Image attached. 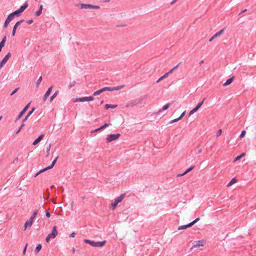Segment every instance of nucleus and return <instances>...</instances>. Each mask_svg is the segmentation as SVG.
I'll return each instance as SVG.
<instances>
[{
	"label": "nucleus",
	"instance_id": "f03ea898",
	"mask_svg": "<svg viewBox=\"0 0 256 256\" xmlns=\"http://www.w3.org/2000/svg\"><path fill=\"white\" fill-rule=\"evenodd\" d=\"M84 242L86 244H90V246L94 247H102L106 243V240L96 242L94 240H91L88 239H84Z\"/></svg>",
	"mask_w": 256,
	"mask_h": 256
},
{
	"label": "nucleus",
	"instance_id": "de8ad7c7",
	"mask_svg": "<svg viewBox=\"0 0 256 256\" xmlns=\"http://www.w3.org/2000/svg\"><path fill=\"white\" fill-rule=\"evenodd\" d=\"M100 91H99V90H97V91H96L94 92L93 94V95L94 96H98L99 94H100Z\"/></svg>",
	"mask_w": 256,
	"mask_h": 256
},
{
	"label": "nucleus",
	"instance_id": "09e8293b",
	"mask_svg": "<svg viewBox=\"0 0 256 256\" xmlns=\"http://www.w3.org/2000/svg\"><path fill=\"white\" fill-rule=\"evenodd\" d=\"M46 216L47 218H49L50 216V214L48 210L46 211Z\"/></svg>",
	"mask_w": 256,
	"mask_h": 256
},
{
	"label": "nucleus",
	"instance_id": "bb28decb",
	"mask_svg": "<svg viewBox=\"0 0 256 256\" xmlns=\"http://www.w3.org/2000/svg\"><path fill=\"white\" fill-rule=\"evenodd\" d=\"M59 92L56 90L50 97V102H52L53 100Z\"/></svg>",
	"mask_w": 256,
	"mask_h": 256
},
{
	"label": "nucleus",
	"instance_id": "4c0bfd02",
	"mask_svg": "<svg viewBox=\"0 0 256 256\" xmlns=\"http://www.w3.org/2000/svg\"><path fill=\"white\" fill-rule=\"evenodd\" d=\"M82 98H77L74 100V102H82Z\"/></svg>",
	"mask_w": 256,
	"mask_h": 256
},
{
	"label": "nucleus",
	"instance_id": "393cba45",
	"mask_svg": "<svg viewBox=\"0 0 256 256\" xmlns=\"http://www.w3.org/2000/svg\"><path fill=\"white\" fill-rule=\"evenodd\" d=\"M110 125H111V124H110V123H106L104 125H102L100 127L98 128V130H104Z\"/></svg>",
	"mask_w": 256,
	"mask_h": 256
},
{
	"label": "nucleus",
	"instance_id": "412c9836",
	"mask_svg": "<svg viewBox=\"0 0 256 256\" xmlns=\"http://www.w3.org/2000/svg\"><path fill=\"white\" fill-rule=\"evenodd\" d=\"M42 245L40 244H38L37 245V246H36L35 250H34V253L36 254H37L39 252L40 250L42 249Z\"/></svg>",
	"mask_w": 256,
	"mask_h": 256
},
{
	"label": "nucleus",
	"instance_id": "8fccbe9b",
	"mask_svg": "<svg viewBox=\"0 0 256 256\" xmlns=\"http://www.w3.org/2000/svg\"><path fill=\"white\" fill-rule=\"evenodd\" d=\"M222 130L221 129L219 130L216 132V136H219L222 134Z\"/></svg>",
	"mask_w": 256,
	"mask_h": 256
},
{
	"label": "nucleus",
	"instance_id": "a211bd4d",
	"mask_svg": "<svg viewBox=\"0 0 256 256\" xmlns=\"http://www.w3.org/2000/svg\"><path fill=\"white\" fill-rule=\"evenodd\" d=\"M192 224L190 223H189L187 224H184V225H182V226H180L178 228V230H184V229H186L188 228H190V226H192Z\"/></svg>",
	"mask_w": 256,
	"mask_h": 256
},
{
	"label": "nucleus",
	"instance_id": "9d476101",
	"mask_svg": "<svg viewBox=\"0 0 256 256\" xmlns=\"http://www.w3.org/2000/svg\"><path fill=\"white\" fill-rule=\"evenodd\" d=\"M204 246V242L203 240H198L194 242V244L192 246L193 248H200L201 246Z\"/></svg>",
	"mask_w": 256,
	"mask_h": 256
},
{
	"label": "nucleus",
	"instance_id": "c9c22d12",
	"mask_svg": "<svg viewBox=\"0 0 256 256\" xmlns=\"http://www.w3.org/2000/svg\"><path fill=\"white\" fill-rule=\"evenodd\" d=\"M42 77L40 76L39 78L36 81V86H39V84H40V82H42Z\"/></svg>",
	"mask_w": 256,
	"mask_h": 256
},
{
	"label": "nucleus",
	"instance_id": "aec40b11",
	"mask_svg": "<svg viewBox=\"0 0 256 256\" xmlns=\"http://www.w3.org/2000/svg\"><path fill=\"white\" fill-rule=\"evenodd\" d=\"M118 106L116 104H106L104 106V108L107 110L110 108H114Z\"/></svg>",
	"mask_w": 256,
	"mask_h": 256
},
{
	"label": "nucleus",
	"instance_id": "774afa93",
	"mask_svg": "<svg viewBox=\"0 0 256 256\" xmlns=\"http://www.w3.org/2000/svg\"><path fill=\"white\" fill-rule=\"evenodd\" d=\"M42 9H43V6H42V4H41V5L40 6L39 10L42 12Z\"/></svg>",
	"mask_w": 256,
	"mask_h": 256
},
{
	"label": "nucleus",
	"instance_id": "6ab92c4d",
	"mask_svg": "<svg viewBox=\"0 0 256 256\" xmlns=\"http://www.w3.org/2000/svg\"><path fill=\"white\" fill-rule=\"evenodd\" d=\"M170 104H171L170 103L166 104V105H164L162 107V109H160L158 110V113H160V112H162L163 110H168L169 108V107L170 106Z\"/></svg>",
	"mask_w": 256,
	"mask_h": 256
},
{
	"label": "nucleus",
	"instance_id": "7c9ffc66",
	"mask_svg": "<svg viewBox=\"0 0 256 256\" xmlns=\"http://www.w3.org/2000/svg\"><path fill=\"white\" fill-rule=\"evenodd\" d=\"M24 22V20H20V21H18L17 22L16 24H14V28H15L16 29L18 27V26L21 24L22 23V22Z\"/></svg>",
	"mask_w": 256,
	"mask_h": 256
},
{
	"label": "nucleus",
	"instance_id": "f3484780",
	"mask_svg": "<svg viewBox=\"0 0 256 256\" xmlns=\"http://www.w3.org/2000/svg\"><path fill=\"white\" fill-rule=\"evenodd\" d=\"M234 76H232V77L226 80V82L224 84L223 86H226L230 84L234 80Z\"/></svg>",
	"mask_w": 256,
	"mask_h": 256
},
{
	"label": "nucleus",
	"instance_id": "680f3d73",
	"mask_svg": "<svg viewBox=\"0 0 256 256\" xmlns=\"http://www.w3.org/2000/svg\"><path fill=\"white\" fill-rule=\"evenodd\" d=\"M100 1L102 2H108L110 0H100Z\"/></svg>",
	"mask_w": 256,
	"mask_h": 256
},
{
	"label": "nucleus",
	"instance_id": "1a4fd4ad",
	"mask_svg": "<svg viewBox=\"0 0 256 256\" xmlns=\"http://www.w3.org/2000/svg\"><path fill=\"white\" fill-rule=\"evenodd\" d=\"M52 86H51L50 87L48 88V90H47V91L45 93V94L44 96V98H43L44 102H45L46 100L48 98L49 96L50 95V92L52 90Z\"/></svg>",
	"mask_w": 256,
	"mask_h": 256
},
{
	"label": "nucleus",
	"instance_id": "7ed1b4c3",
	"mask_svg": "<svg viewBox=\"0 0 256 256\" xmlns=\"http://www.w3.org/2000/svg\"><path fill=\"white\" fill-rule=\"evenodd\" d=\"M147 98H148V96L147 95H144L143 96V98H138V99L132 100L129 103H128L126 105V107L128 108V107H130V106H136V105H137L138 104H140L142 103V102L144 99Z\"/></svg>",
	"mask_w": 256,
	"mask_h": 256
},
{
	"label": "nucleus",
	"instance_id": "3c124183",
	"mask_svg": "<svg viewBox=\"0 0 256 256\" xmlns=\"http://www.w3.org/2000/svg\"><path fill=\"white\" fill-rule=\"evenodd\" d=\"M27 246H28V244H26L23 250V252H22V254H25L26 252V248H27Z\"/></svg>",
	"mask_w": 256,
	"mask_h": 256
},
{
	"label": "nucleus",
	"instance_id": "f257e3e1",
	"mask_svg": "<svg viewBox=\"0 0 256 256\" xmlns=\"http://www.w3.org/2000/svg\"><path fill=\"white\" fill-rule=\"evenodd\" d=\"M28 4L27 2H26L20 8L14 11L10 14L12 16V18H14V16H19L20 14L28 8Z\"/></svg>",
	"mask_w": 256,
	"mask_h": 256
},
{
	"label": "nucleus",
	"instance_id": "49530a36",
	"mask_svg": "<svg viewBox=\"0 0 256 256\" xmlns=\"http://www.w3.org/2000/svg\"><path fill=\"white\" fill-rule=\"evenodd\" d=\"M186 114V111L184 112L181 114L180 116L178 118V120H180Z\"/></svg>",
	"mask_w": 256,
	"mask_h": 256
},
{
	"label": "nucleus",
	"instance_id": "603ef678",
	"mask_svg": "<svg viewBox=\"0 0 256 256\" xmlns=\"http://www.w3.org/2000/svg\"><path fill=\"white\" fill-rule=\"evenodd\" d=\"M16 29L15 28H13L12 32V36H14L16 34Z\"/></svg>",
	"mask_w": 256,
	"mask_h": 256
},
{
	"label": "nucleus",
	"instance_id": "ddd939ff",
	"mask_svg": "<svg viewBox=\"0 0 256 256\" xmlns=\"http://www.w3.org/2000/svg\"><path fill=\"white\" fill-rule=\"evenodd\" d=\"M35 110V108L33 107L32 110L28 112L26 116L22 120V123H24L28 119Z\"/></svg>",
	"mask_w": 256,
	"mask_h": 256
},
{
	"label": "nucleus",
	"instance_id": "c03bdc74",
	"mask_svg": "<svg viewBox=\"0 0 256 256\" xmlns=\"http://www.w3.org/2000/svg\"><path fill=\"white\" fill-rule=\"evenodd\" d=\"M19 88H15L10 94V96H12L13 94H14L15 93H16L18 90H19Z\"/></svg>",
	"mask_w": 256,
	"mask_h": 256
},
{
	"label": "nucleus",
	"instance_id": "c85d7f7f",
	"mask_svg": "<svg viewBox=\"0 0 256 256\" xmlns=\"http://www.w3.org/2000/svg\"><path fill=\"white\" fill-rule=\"evenodd\" d=\"M58 158V156H57L52 162V164L48 166L49 167V168L50 169L54 167V166L55 164L56 163V161H57V160Z\"/></svg>",
	"mask_w": 256,
	"mask_h": 256
},
{
	"label": "nucleus",
	"instance_id": "052dcab7",
	"mask_svg": "<svg viewBox=\"0 0 256 256\" xmlns=\"http://www.w3.org/2000/svg\"><path fill=\"white\" fill-rule=\"evenodd\" d=\"M215 38H216V37L214 36V35L210 40H209V42H212Z\"/></svg>",
	"mask_w": 256,
	"mask_h": 256
},
{
	"label": "nucleus",
	"instance_id": "473e14b6",
	"mask_svg": "<svg viewBox=\"0 0 256 256\" xmlns=\"http://www.w3.org/2000/svg\"><path fill=\"white\" fill-rule=\"evenodd\" d=\"M124 85H120L117 86L113 87L114 90H119L124 87Z\"/></svg>",
	"mask_w": 256,
	"mask_h": 256
},
{
	"label": "nucleus",
	"instance_id": "a18cd8bd",
	"mask_svg": "<svg viewBox=\"0 0 256 256\" xmlns=\"http://www.w3.org/2000/svg\"><path fill=\"white\" fill-rule=\"evenodd\" d=\"M178 118H175V119H174V120H170V121L169 122V123H170V124H172V123H174V122H178V120H178Z\"/></svg>",
	"mask_w": 256,
	"mask_h": 256
},
{
	"label": "nucleus",
	"instance_id": "f704fd0d",
	"mask_svg": "<svg viewBox=\"0 0 256 256\" xmlns=\"http://www.w3.org/2000/svg\"><path fill=\"white\" fill-rule=\"evenodd\" d=\"M25 124L24 123H22L21 124L20 128H18V130L16 132V134H18L20 131L22 130V129L24 126Z\"/></svg>",
	"mask_w": 256,
	"mask_h": 256
},
{
	"label": "nucleus",
	"instance_id": "a19ab883",
	"mask_svg": "<svg viewBox=\"0 0 256 256\" xmlns=\"http://www.w3.org/2000/svg\"><path fill=\"white\" fill-rule=\"evenodd\" d=\"M199 220H200V218H198L190 223L191 224L192 226L194 224H195L196 222H197Z\"/></svg>",
	"mask_w": 256,
	"mask_h": 256
},
{
	"label": "nucleus",
	"instance_id": "13d9d810",
	"mask_svg": "<svg viewBox=\"0 0 256 256\" xmlns=\"http://www.w3.org/2000/svg\"><path fill=\"white\" fill-rule=\"evenodd\" d=\"M76 234L74 232H72L70 234V236L71 238H74L76 236Z\"/></svg>",
	"mask_w": 256,
	"mask_h": 256
},
{
	"label": "nucleus",
	"instance_id": "37998d69",
	"mask_svg": "<svg viewBox=\"0 0 256 256\" xmlns=\"http://www.w3.org/2000/svg\"><path fill=\"white\" fill-rule=\"evenodd\" d=\"M42 13V12L38 10V11H36V12H35V15L36 16H40Z\"/></svg>",
	"mask_w": 256,
	"mask_h": 256
},
{
	"label": "nucleus",
	"instance_id": "b1692460",
	"mask_svg": "<svg viewBox=\"0 0 256 256\" xmlns=\"http://www.w3.org/2000/svg\"><path fill=\"white\" fill-rule=\"evenodd\" d=\"M10 52H8L7 54H6V56L3 58L2 60H4L5 62H6L8 60L9 58L10 57Z\"/></svg>",
	"mask_w": 256,
	"mask_h": 256
},
{
	"label": "nucleus",
	"instance_id": "2f4dec72",
	"mask_svg": "<svg viewBox=\"0 0 256 256\" xmlns=\"http://www.w3.org/2000/svg\"><path fill=\"white\" fill-rule=\"evenodd\" d=\"M206 98H204L202 102H199L196 106L198 110L201 107V106L204 104V100H206Z\"/></svg>",
	"mask_w": 256,
	"mask_h": 256
},
{
	"label": "nucleus",
	"instance_id": "6e6552de",
	"mask_svg": "<svg viewBox=\"0 0 256 256\" xmlns=\"http://www.w3.org/2000/svg\"><path fill=\"white\" fill-rule=\"evenodd\" d=\"M90 4H76V6L80 9H88L90 8Z\"/></svg>",
	"mask_w": 256,
	"mask_h": 256
},
{
	"label": "nucleus",
	"instance_id": "2eb2a0df",
	"mask_svg": "<svg viewBox=\"0 0 256 256\" xmlns=\"http://www.w3.org/2000/svg\"><path fill=\"white\" fill-rule=\"evenodd\" d=\"M94 100V98L93 96H86V97H82V102H90L93 100Z\"/></svg>",
	"mask_w": 256,
	"mask_h": 256
},
{
	"label": "nucleus",
	"instance_id": "5fc2aeb1",
	"mask_svg": "<svg viewBox=\"0 0 256 256\" xmlns=\"http://www.w3.org/2000/svg\"><path fill=\"white\" fill-rule=\"evenodd\" d=\"M241 158H242V156H237L235 158V159H234V162H236V161H237V160H240Z\"/></svg>",
	"mask_w": 256,
	"mask_h": 256
},
{
	"label": "nucleus",
	"instance_id": "9b49d317",
	"mask_svg": "<svg viewBox=\"0 0 256 256\" xmlns=\"http://www.w3.org/2000/svg\"><path fill=\"white\" fill-rule=\"evenodd\" d=\"M13 20V18H12V16H10L9 14L8 16L7 17L6 19V20L4 26L6 28L8 27V24Z\"/></svg>",
	"mask_w": 256,
	"mask_h": 256
},
{
	"label": "nucleus",
	"instance_id": "cd10ccee",
	"mask_svg": "<svg viewBox=\"0 0 256 256\" xmlns=\"http://www.w3.org/2000/svg\"><path fill=\"white\" fill-rule=\"evenodd\" d=\"M236 181H237V180H236V178H232V180L228 183V186H232V184H234Z\"/></svg>",
	"mask_w": 256,
	"mask_h": 256
},
{
	"label": "nucleus",
	"instance_id": "e2e57ef3",
	"mask_svg": "<svg viewBox=\"0 0 256 256\" xmlns=\"http://www.w3.org/2000/svg\"><path fill=\"white\" fill-rule=\"evenodd\" d=\"M198 110V109L196 107H195L192 110L194 113L197 112Z\"/></svg>",
	"mask_w": 256,
	"mask_h": 256
},
{
	"label": "nucleus",
	"instance_id": "864d4df0",
	"mask_svg": "<svg viewBox=\"0 0 256 256\" xmlns=\"http://www.w3.org/2000/svg\"><path fill=\"white\" fill-rule=\"evenodd\" d=\"M50 146H51V144H49V146H48V148L47 150H46V152H47V156H48V154H49V152H50Z\"/></svg>",
	"mask_w": 256,
	"mask_h": 256
},
{
	"label": "nucleus",
	"instance_id": "79ce46f5",
	"mask_svg": "<svg viewBox=\"0 0 256 256\" xmlns=\"http://www.w3.org/2000/svg\"><path fill=\"white\" fill-rule=\"evenodd\" d=\"M90 6H91L90 8H93V9H99L100 8V6H95V5L91 4Z\"/></svg>",
	"mask_w": 256,
	"mask_h": 256
},
{
	"label": "nucleus",
	"instance_id": "69168bd1",
	"mask_svg": "<svg viewBox=\"0 0 256 256\" xmlns=\"http://www.w3.org/2000/svg\"><path fill=\"white\" fill-rule=\"evenodd\" d=\"M181 64V62H180L178 64H177L176 66H175L174 67L172 68L174 69H174H176V68H178L179 66V65Z\"/></svg>",
	"mask_w": 256,
	"mask_h": 256
},
{
	"label": "nucleus",
	"instance_id": "6e6d98bb",
	"mask_svg": "<svg viewBox=\"0 0 256 256\" xmlns=\"http://www.w3.org/2000/svg\"><path fill=\"white\" fill-rule=\"evenodd\" d=\"M33 22H34V21L32 20H28L26 21V23L28 24H32Z\"/></svg>",
	"mask_w": 256,
	"mask_h": 256
},
{
	"label": "nucleus",
	"instance_id": "dca6fc26",
	"mask_svg": "<svg viewBox=\"0 0 256 256\" xmlns=\"http://www.w3.org/2000/svg\"><path fill=\"white\" fill-rule=\"evenodd\" d=\"M194 167H195L194 166H190L188 169H187L183 174H178V176H183L185 175L187 173H188V172H190L194 168Z\"/></svg>",
	"mask_w": 256,
	"mask_h": 256
},
{
	"label": "nucleus",
	"instance_id": "58836bf2",
	"mask_svg": "<svg viewBox=\"0 0 256 256\" xmlns=\"http://www.w3.org/2000/svg\"><path fill=\"white\" fill-rule=\"evenodd\" d=\"M246 134V130H243L242 132H241V134L240 136V138H242L244 136L245 134Z\"/></svg>",
	"mask_w": 256,
	"mask_h": 256
},
{
	"label": "nucleus",
	"instance_id": "20e7f679",
	"mask_svg": "<svg viewBox=\"0 0 256 256\" xmlns=\"http://www.w3.org/2000/svg\"><path fill=\"white\" fill-rule=\"evenodd\" d=\"M126 196V194H122L116 198L114 199V202L111 204V208L112 210H114L116 207L117 205Z\"/></svg>",
	"mask_w": 256,
	"mask_h": 256
},
{
	"label": "nucleus",
	"instance_id": "ea45409f",
	"mask_svg": "<svg viewBox=\"0 0 256 256\" xmlns=\"http://www.w3.org/2000/svg\"><path fill=\"white\" fill-rule=\"evenodd\" d=\"M75 84H76L75 81H73V82H70L68 85L69 88H71L73 87L75 85Z\"/></svg>",
	"mask_w": 256,
	"mask_h": 256
},
{
	"label": "nucleus",
	"instance_id": "4d7b16f0",
	"mask_svg": "<svg viewBox=\"0 0 256 256\" xmlns=\"http://www.w3.org/2000/svg\"><path fill=\"white\" fill-rule=\"evenodd\" d=\"M50 238H52L50 237V236H48H48H47V237L46 238V242H49V241H50Z\"/></svg>",
	"mask_w": 256,
	"mask_h": 256
},
{
	"label": "nucleus",
	"instance_id": "bf43d9fd",
	"mask_svg": "<svg viewBox=\"0 0 256 256\" xmlns=\"http://www.w3.org/2000/svg\"><path fill=\"white\" fill-rule=\"evenodd\" d=\"M18 157H16V158L14 159V161H13V163H14V164H16V163H17V162H18Z\"/></svg>",
	"mask_w": 256,
	"mask_h": 256
},
{
	"label": "nucleus",
	"instance_id": "f8f14e48",
	"mask_svg": "<svg viewBox=\"0 0 256 256\" xmlns=\"http://www.w3.org/2000/svg\"><path fill=\"white\" fill-rule=\"evenodd\" d=\"M44 134H42L38 136V137L36 138L32 142V144L36 146L38 142H40L44 138Z\"/></svg>",
	"mask_w": 256,
	"mask_h": 256
},
{
	"label": "nucleus",
	"instance_id": "c756f323",
	"mask_svg": "<svg viewBox=\"0 0 256 256\" xmlns=\"http://www.w3.org/2000/svg\"><path fill=\"white\" fill-rule=\"evenodd\" d=\"M168 76V73H166L162 76H160L158 80L156 81V82H160V80H162L164 78H166Z\"/></svg>",
	"mask_w": 256,
	"mask_h": 256
},
{
	"label": "nucleus",
	"instance_id": "39448f33",
	"mask_svg": "<svg viewBox=\"0 0 256 256\" xmlns=\"http://www.w3.org/2000/svg\"><path fill=\"white\" fill-rule=\"evenodd\" d=\"M121 134H110L106 138V142H110L118 139Z\"/></svg>",
	"mask_w": 256,
	"mask_h": 256
},
{
	"label": "nucleus",
	"instance_id": "0eeeda50",
	"mask_svg": "<svg viewBox=\"0 0 256 256\" xmlns=\"http://www.w3.org/2000/svg\"><path fill=\"white\" fill-rule=\"evenodd\" d=\"M58 234V230L57 227L56 226H54L52 228V232L50 234L48 235L50 236L52 238H54L56 237Z\"/></svg>",
	"mask_w": 256,
	"mask_h": 256
},
{
	"label": "nucleus",
	"instance_id": "e433bc0d",
	"mask_svg": "<svg viewBox=\"0 0 256 256\" xmlns=\"http://www.w3.org/2000/svg\"><path fill=\"white\" fill-rule=\"evenodd\" d=\"M49 169H50V168H49V167H48V166H47V167H46V168H44L42 169L41 170H40L38 172H39L40 174H41L42 172H45V171H46V170H49Z\"/></svg>",
	"mask_w": 256,
	"mask_h": 256
},
{
	"label": "nucleus",
	"instance_id": "4468645a",
	"mask_svg": "<svg viewBox=\"0 0 256 256\" xmlns=\"http://www.w3.org/2000/svg\"><path fill=\"white\" fill-rule=\"evenodd\" d=\"M33 222L30 220H27L24 224V230H26L28 226L30 227L32 224Z\"/></svg>",
	"mask_w": 256,
	"mask_h": 256
},
{
	"label": "nucleus",
	"instance_id": "0e129e2a",
	"mask_svg": "<svg viewBox=\"0 0 256 256\" xmlns=\"http://www.w3.org/2000/svg\"><path fill=\"white\" fill-rule=\"evenodd\" d=\"M173 70H174V69L172 68L168 72H167L166 73H168V74H171Z\"/></svg>",
	"mask_w": 256,
	"mask_h": 256
},
{
	"label": "nucleus",
	"instance_id": "423d86ee",
	"mask_svg": "<svg viewBox=\"0 0 256 256\" xmlns=\"http://www.w3.org/2000/svg\"><path fill=\"white\" fill-rule=\"evenodd\" d=\"M30 104V102L28 103L23 108V110L20 112L18 116L16 118V122L19 120L24 114L28 110Z\"/></svg>",
	"mask_w": 256,
	"mask_h": 256
},
{
	"label": "nucleus",
	"instance_id": "338daca9",
	"mask_svg": "<svg viewBox=\"0 0 256 256\" xmlns=\"http://www.w3.org/2000/svg\"><path fill=\"white\" fill-rule=\"evenodd\" d=\"M72 254H74L76 252V249L74 247H73L72 248Z\"/></svg>",
	"mask_w": 256,
	"mask_h": 256
},
{
	"label": "nucleus",
	"instance_id": "a878e982",
	"mask_svg": "<svg viewBox=\"0 0 256 256\" xmlns=\"http://www.w3.org/2000/svg\"><path fill=\"white\" fill-rule=\"evenodd\" d=\"M224 31V28H222L221 30L218 31V32H216L214 35V36L217 38L220 35H221Z\"/></svg>",
	"mask_w": 256,
	"mask_h": 256
},
{
	"label": "nucleus",
	"instance_id": "5701e85b",
	"mask_svg": "<svg viewBox=\"0 0 256 256\" xmlns=\"http://www.w3.org/2000/svg\"><path fill=\"white\" fill-rule=\"evenodd\" d=\"M38 210H36L32 214V216L30 217V220H32V222L34 221V218L36 217V214H38Z\"/></svg>",
	"mask_w": 256,
	"mask_h": 256
},
{
	"label": "nucleus",
	"instance_id": "72a5a7b5",
	"mask_svg": "<svg viewBox=\"0 0 256 256\" xmlns=\"http://www.w3.org/2000/svg\"><path fill=\"white\" fill-rule=\"evenodd\" d=\"M104 92L114 91L113 87H104L103 88Z\"/></svg>",
	"mask_w": 256,
	"mask_h": 256
},
{
	"label": "nucleus",
	"instance_id": "4be33fe9",
	"mask_svg": "<svg viewBox=\"0 0 256 256\" xmlns=\"http://www.w3.org/2000/svg\"><path fill=\"white\" fill-rule=\"evenodd\" d=\"M6 40V36H5L2 38V41L0 42V46L4 47Z\"/></svg>",
	"mask_w": 256,
	"mask_h": 256
}]
</instances>
